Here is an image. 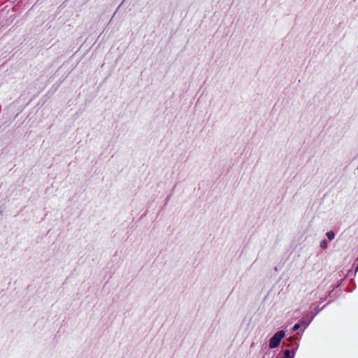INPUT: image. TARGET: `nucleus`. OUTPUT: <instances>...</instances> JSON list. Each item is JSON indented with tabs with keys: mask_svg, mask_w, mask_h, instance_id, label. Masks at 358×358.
Masks as SVG:
<instances>
[{
	"mask_svg": "<svg viewBox=\"0 0 358 358\" xmlns=\"http://www.w3.org/2000/svg\"><path fill=\"white\" fill-rule=\"evenodd\" d=\"M299 328V324H296L293 327V331H296Z\"/></svg>",
	"mask_w": 358,
	"mask_h": 358,
	"instance_id": "4",
	"label": "nucleus"
},
{
	"mask_svg": "<svg viewBox=\"0 0 358 358\" xmlns=\"http://www.w3.org/2000/svg\"><path fill=\"white\" fill-rule=\"evenodd\" d=\"M334 236H335L334 233L331 231L327 233V236L328 237V238L329 240L334 239Z\"/></svg>",
	"mask_w": 358,
	"mask_h": 358,
	"instance_id": "2",
	"label": "nucleus"
},
{
	"mask_svg": "<svg viewBox=\"0 0 358 358\" xmlns=\"http://www.w3.org/2000/svg\"><path fill=\"white\" fill-rule=\"evenodd\" d=\"M321 247L325 248L327 247V241H323L322 243H321Z\"/></svg>",
	"mask_w": 358,
	"mask_h": 358,
	"instance_id": "3",
	"label": "nucleus"
},
{
	"mask_svg": "<svg viewBox=\"0 0 358 358\" xmlns=\"http://www.w3.org/2000/svg\"><path fill=\"white\" fill-rule=\"evenodd\" d=\"M285 336V332L283 331H279L276 332L273 336L270 339L269 347L271 348H275L278 347L280 343L282 338Z\"/></svg>",
	"mask_w": 358,
	"mask_h": 358,
	"instance_id": "1",
	"label": "nucleus"
}]
</instances>
